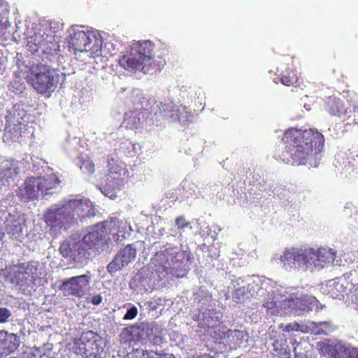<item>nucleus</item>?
<instances>
[{
  "instance_id": "obj_1",
  "label": "nucleus",
  "mask_w": 358,
  "mask_h": 358,
  "mask_svg": "<svg viewBox=\"0 0 358 358\" xmlns=\"http://www.w3.org/2000/svg\"><path fill=\"white\" fill-rule=\"evenodd\" d=\"M282 141L285 144L286 152L298 166L306 165L312 159L320 160L322 157L324 136L316 129L290 127L284 132Z\"/></svg>"
},
{
  "instance_id": "obj_2",
  "label": "nucleus",
  "mask_w": 358,
  "mask_h": 358,
  "mask_svg": "<svg viewBox=\"0 0 358 358\" xmlns=\"http://www.w3.org/2000/svg\"><path fill=\"white\" fill-rule=\"evenodd\" d=\"M56 72L50 66L38 63L33 64L27 75L28 83L39 94L51 91L56 83Z\"/></svg>"
},
{
  "instance_id": "obj_3",
  "label": "nucleus",
  "mask_w": 358,
  "mask_h": 358,
  "mask_svg": "<svg viewBox=\"0 0 358 358\" xmlns=\"http://www.w3.org/2000/svg\"><path fill=\"white\" fill-rule=\"evenodd\" d=\"M101 336L89 330L83 331L79 338H75L72 347L73 352L84 358H95L99 355L103 348Z\"/></svg>"
},
{
  "instance_id": "obj_4",
  "label": "nucleus",
  "mask_w": 358,
  "mask_h": 358,
  "mask_svg": "<svg viewBox=\"0 0 358 358\" xmlns=\"http://www.w3.org/2000/svg\"><path fill=\"white\" fill-rule=\"evenodd\" d=\"M69 44L75 51L90 52L93 57L101 55L102 40L91 31H74L70 36Z\"/></svg>"
},
{
  "instance_id": "obj_5",
  "label": "nucleus",
  "mask_w": 358,
  "mask_h": 358,
  "mask_svg": "<svg viewBox=\"0 0 358 358\" xmlns=\"http://www.w3.org/2000/svg\"><path fill=\"white\" fill-rule=\"evenodd\" d=\"M44 221L55 233L66 230L73 224L72 215L68 213L64 205L59 208L49 209L44 213Z\"/></svg>"
},
{
  "instance_id": "obj_6",
  "label": "nucleus",
  "mask_w": 358,
  "mask_h": 358,
  "mask_svg": "<svg viewBox=\"0 0 358 358\" xmlns=\"http://www.w3.org/2000/svg\"><path fill=\"white\" fill-rule=\"evenodd\" d=\"M90 275H80L64 280L59 286V290L66 296L82 298L90 289Z\"/></svg>"
},
{
  "instance_id": "obj_7",
  "label": "nucleus",
  "mask_w": 358,
  "mask_h": 358,
  "mask_svg": "<svg viewBox=\"0 0 358 358\" xmlns=\"http://www.w3.org/2000/svg\"><path fill=\"white\" fill-rule=\"evenodd\" d=\"M37 270V266L34 262H27L10 265L1 271L10 278L12 283L22 285L27 282L29 277L36 275Z\"/></svg>"
},
{
  "instance_id": "obj_8",
  "label": "nucleus",
  "mask_w": 358,
  "mask_h": 358,
  "mask_svg": "<svg viewBox=\"0 0 358 358\" xmlns=\"http://www.w3.org/2000/svg\"><path fill=\"white\" fill-rule=\"evenodd\" d=\"M314 256L312 248H286L280 260L285 269L292 268L297 265L299 267L310 262Z\"/></svg>"
},
{
  "instance_id": "obj_9",
  "label": "nucleus",
  "mask_w": 358,
  "mask_h": 358,
  "mask_svg": "<svg viewBox=\"0 0 358 358\" xmlns=\"http://www.w3.org/2000/svg\"><path fill=\"white\" fill-rule=\"evenodd\" d=\"M108 231L103 223L99 222L91 227L83 238L84 243L92 249L98 250L107 244Z\"/></svg>"
},
{
  "instance_id": "obj_10",
  "label": "nucleus",
  "mask_w": 358,
  "mask_h": 358,
  "mask_svg": "<svg viewBox=\"0 0 358 358\" xmlns=\"http://www.w3.org/2000/svg\"><path fill=\"white\" fill-rule=\"evenodd\" d=\"M136 256V250L131 244L127 245L115 256L114 259L107 266V271L113 274L122 269Z\"/></svg>"
},
{
  "instance_id": "obj_11",
  "label": "nucleus",
  "mask_w": 358,
  "mask_h": 358,
  "mask_svg": "<svg viewBox=\"0 0 358 358\" xmlns=\"http://www.w3.org/2000/svg\"><path fill=\"white\" fill-rule=\"evenodd\" d=\"M320 350L323 354L334 358H358V348L347 346L341 343H323Z\"/></svg>"
},
{
  "instance_id": "obj_12",
  "label": "nucleus",
  "mask_w": 358,
  "mask_h": 358,
  "mask_svg": "<svg viewBox=\"0 0 358 358\" xmlns=\"http://www.w3.org/2000/svg\"><path fill=\"white\" fill-rule=\"evenodd\" d=\"M108 171L106 176L108 185L113 187H117L124 180L127 173L126 169L114 159L108 161Z\"/></svg>"
},
{
  "instance_id": "obj_13",
  "label": "nucleus",
  "mask_w": 358,
  "mask_h": 358,
  "mask_svg": "<svg viewBox=\"0 0 358 358\" xmlns=\"http://www.w3.org/2000/svg\"><path fill=\"white\" fill-rule=\"evenodd\" d=\"M154 45L150 41H138L133 43L131 50L150 69L152 63V52Z\"/></svg>"
},
{
  "instance_id": "obj_14",
  "label": "nucleus",
  "mask_w": 358,
  "mask_h": 358,
  "mask_svg": "<svg viewBox=\"0 0 358 358\" xmlns=\"http://www.w3.org/2000/svg\"><path fill=\"white\" fill-rule=\"evenodd\" d=\"M152 330L149 324L142 323L141 325H132L129 327L123 329L120 334V341L124 343H131L136 340L134 336H139L143 338V335H141L142 331H146L145 336H150V331Z\"/></svg>"
},
{
  "instance_id": "obj_15",
  "label": "nucleus",
  "mask_w": 358,
  "mask_h": 358,
  "mask_svg": "<svg viewBox=\"0 0 358 358\" xmlns=\"http://www.w3.org/2000/svg\"><path fill=\"white\" fill-rule=\"evenodd\" d=\"M137 56L138 55L131 50L129 54L124 55L119 59L120 66L128 71L140 70L145 73L148 72L150 69Z\"/></svg>"
},
{
  "instance_id": "obj_16",
  "label": "nucleus",
  "mask_w": 358,
  "mask_h": 358,
  "mask_svg": "<svg viewBox=\"0 0 358 358\" xmlns=\"http://www.w3.org/2000/svg\"><path fill=\"white\" fill-rule=\"evenodd\" d=\"M278 71L280 83L285 86L299 87L302 83V79L298 76L294 68L285 67L282 65L280 69H278Z\"/></svg>"
},
{
  "instance_id": "obj_17",
  "label": "nucleus",
  "mask_w": 358,
  "mask_h": 358,
  "mask_svg": "<svg viewBox=\"0 0 358 358\" xmlns=\"http://www.w3.org/2000/svg\"><path fill=\"white\" fill-rule=\"evenodd\" d=\"M70 215H72V223L77 221L78 218L82 219L87 216L86 210L89 206L82 200L72 199L64 204Z\"/></svg>"
},
{
  "instance_id": "obj_18",
  "label": "nucleus",
  "mask_w": 358,
  "mask_h": 358,
  "mask_svg": "<svg viewBox=\"0 0 358 358\" xmlns=\"http://www.w3.org/2000/svg\"><path fill=\"white\" fill-rule=\"evenodd\" d=\"M21 197L27 200H33L38 197L39 189L36 177L31 176L27 178L24 182L23 187L20 189Z\"/></svg>"
},
{
  "instance_id": "obj_19",
  "label": "nucleus",
  "mask_w": 358,
  "mask_h": 358,
  "mask_svg": "<svg viewBox=\"0 0 358 358\" xmlns=\"http://www.w3.org/2000/svg\"><path fill=\"white\" fill-rule=\"evenodd\" d=\"M19 346L18 338L13 334L0 331V353H10Z\"/></svg>"
},
{
  "instance_id": "obj_20",
  "label": "nucleus",
  "mask_w": 358,
  "mask_h": 358,
  "mask_svg": "<svg viewBox=\"0 0 358 358\" xmlns=\"http://www.w3.org/2000/svg\"><path fill=\"white\" fill-rule=\"evenodd\" d=\"M326 110L332 115L341 117L345 115L347 108L343 101L336 97H330L326 103Z\"/></svg>"
},
{
  "instance_id": "obj_21",
  "label": "nucleus",
  "mask_w": 358,
  "mask_h": 358,
  "mask_svg": "<svg viewBox=\"0 0 358 358\" xmlns=\"http://www.w3.org/2000/svg\"><path fill=\"white\" fill-rule=\"evenodd\" d=\"M140 124L141 112L138 110H134L125 113L121 126L127 129L133 130L138 128Z\"/></svg>"
},
{
  "instance_id": "obj_22",
  "label": "nucleus",
  "mask_w": 358,
  "mask_h": 358,
  "mask_svg": "<svg viewBox=\"0 0 358 358\" xmlns=\"http://www.w3.org/2000/svg\"><path fill=\"white\" fill-rule=\"evenodd\" d=\"M38 189L42 194L55 187L59 182L57 177L52 174L43 177H36Z\"/></svg>"
},
{
  "instance_id": "obj_23",
  "label": "nucleus",
  "mask_w": 358,
  "mask_h": 358,
  "mask_svg": "<svg viewBox=\"0 0 358 358\" xmlns=\"http://www.w3.org/2000/svg\"><path fill=\"white\" fill-rule=\"evenodd\" d=\"M6 229L8 234H11L15 239H19L24 236V226L19 221L10 217L6 220Z\"/></svg>"
},
{
  "instance_id": "obj_24",
  "label": "nucleus",
  "mask_w": 358,
  "mask_h": 358,
  "mask_svg": "<svg viewBox=\"0 0 358 358\" xmlns=\"http://www.w3.org/2000/svg\"><path fill=\"white\" fill-rule=\"evenodd\" d=\"M313 252L314 253V256L312 257L310 261L314 262L315 261L327 262H330L334 259V254L332 252L331 249L320 248H318L316 251L313 249Z\"/></svg>"
},
{
  "instance_id": "obj_25",
  "label": "nucleus",
  "mask_w": 358,
  "mask_h": 358,
  "mask_svg": "<svg viewBox=\"0 0 358 358\" xmlns=\"http://www.w3.org/2000/svg\"><path fill=\"white\" fill-rule=\"evenodd\" d=\"M74 251L76 252V255H77L74 257V262L83 261V259L86 258V255L89 254V250H92L86 243H84L83 238L81 241H74Z\"/></svg>"
},
{
  "instance_id": "obj_26",
  "label": "nucleus",
  "mask_w": 358,
  "mask_h": 358,
  "mask_svg": "<svg viewBox=\"0 0 358 358\" xmlns=\"http://www.w3.org/2000/svg\"><path fill=\"white\" fill-rule=\"evenodd\" d=\"M59 250L61 255L65 258H69L74 261V257L76 255L75 250L74 241H64L59 246Z\"/></svg>"
},
{
  "instance_id": "obj_27",
  "label": "nucleus",
  "mask_w": 358,
  "mask_h": 358,
  "mask_svg": "<svg viewBox=\"0 0 358 358\" xmlns=\"http://www.w3.org/2000/svg\"><path fill=\"white\" fill-rule=\"evenodd\" d=\"M21 137V131L18 125L13 127H6L3 134V140L7 142H15Z\"/></svg>"
},
{
  "instance_id": "obj_28",
  "label": "nucleus",
  "mask_w": 358,
  "mask_h": 358,
  "mask_svg": "<svg viewBox=\"0 0 358 358\" xmlns=\"http://www.w3.org/2000/svg\"><path fill=\"white\" fill-rule=\"evenodd\" d=\"M80 169L83 172L92 174L94 172L95 168L94 164L92 160L90 159H85L82 160V164L80 166Z\"/></svg>"
},
{
  "instance_id": "obj_29",
  "label": "nucleus",
  "mask_w": 358,
  "mask_h": 358,
  "mask_svg": "<svg viewBox=\"0 0 358 358\" xmlns=\"http://www.w3.org/2000/svg\"><path fill=\"white\" fill-rule=\"evenodd\" d=\"M280 329H282V331L284 332H292V331H301V329H300V325L298 322H292V323H289L287 324H281L280 326H279Z\"/></svg>"
},
{
  "instance_id": "obj_30",
  "label": "nucleus",
  "mask_w": 358,
  "mask_h": 358,
  "mask_svg": "<svg viewBox=\"0 0 358 358\" xmlns=\"http://www.w3.org/2000/svg\"><path fill=\"white\" fill-rule=\"evenodd\" d=\"M182 259H183V254L180 252H176V254L171 258V262L174 268H182L185 266L184 262L182 261Z\"/></svg>"
},
{
  "instance_id": "obj_31",
  "label": "nucleus",
  "mask_w": 358,
  "mask_h": 358,
  "mask_svg": "<svg viewBox=\"0 0 358 358\" xmlns=\"http://www.w3.org/2000/svg\"><path fill=\"white\" fill-rule=\"evenodd\" d=\"M11 316V312L7 308H0V323H6Z\"/></svg>"
},
{
  "instance_id": "obj_32",
  "label": "nucleus",
  "mask_w": 358,
  "mask_h": 358,
  "mask_svg": "<svg viewBox=\"0 0 358 358\" xmlns=\"http://www.w3.org/2000/svg\"><path fill=\"white\" fill-rule=\"evenodd\" d=\"M144 358H175L171 355L158 354L153 351H147L146 353H143Z\"/></svg>"
},
{
  "instance_id": "obj_33",
  "label": "nucleus",
  "mask_w": 358,
  "mask_h": 358,
  "mask_svg": "<svg viewBox=\"0 0 358 358\" xmlns=\"http://www.w3.org/2000/svg\"><path fill=\"white\" fill-rule=\"evenodd\" d=\"M175 222L178 229H184L189 225V222L186 221V219L183 215L176 217Z\"/></svg>"
},
{
  "instance_id": "obj_34",
  "label": "nucleus",
  "mask_w": 358,
  "mask_h": 358,
  "mask_svg": "<svg viewBox=\"0 0 358 358\" xmlns=\"http://www.w3.org/2000/svg\"><path fill=\"white\" fill-rule=\"evenodd\" d=\"M245 287H242L236 289L235 294L234 295V298L237 300V301H243L245 299Z\"/></svg>"
},
{
  "instance_id": "obj_35",
  "label": "nucleus",
  "mask_w": 358,
  "mask_h": 358,
  "mask_svg": "<svg viewBox=\"0 0 358 358\" xmlns=\"http://www.w3.org/2000/svg\"><path fill=\"white\" fill-rule=\"evenodd\" d=\"M138 314V309L136 306H132L129 309L127 310V313H125L124 316V320H133L136 317Z\"/></svg>"
},
{
  "instance_id": "obj_36",
  "label": "nucleus",
  "mask_w": 358,
  "mask_h": 358,
  "mask_svg": "<svg viewBox=\"0 0 358 358\" xmlns=\"http://www.w3.org/2000/svg\"><path fill=\"white\" fill-rule=\"evenodd\" d=\"M289 155H288L287 154H285L284 152H281L280 150L278 151H276L274 154V158L278 160V161H280V162H285V163H288L289 159Z\"/></svg>"
},
{
  "instance_id": "obj_37",
  "label": "nucleus",
  "mask_w": 358,
  "mask_h": 358,
  "mask_svg": "<svg viewBox=\"0 0 358 358\" xmlns=\"http://www.w3.org/2000/svg\"><path fill=\"white\" fill-rule=\"evenodd\" d=\"M102 296L100 295V294H96V295H94L92 297L91 299V303L93 304V305H99L101 303L102 301Z\"/></svg>"
},
{
  "instance_id": "obj_38",
  "label": "nucleus",
  "mask_w": 358,
  "mask_h": 358,
  "mask_svg": "<svg viewBox=\"0 0 358 358\" xmlns=\"http://www.w3.org/2000/svg\"><path fill=\"white\" fill-rule=\"evenodd\" d=\"M294 345H294V355H295L296 357H299V356H300V355H301L300 352H299L297 351V347L299 345V343H298V342L295 341V342L294 343Z\"/></svg>"
},
{
  "instance_id": "obj_39",
  "label": "nucleus",
  "mask_w": 358,
  "mask_h": 358,
  "mask_svg": "<svg viewBox=\"0 0 358 358\" xmlns=\"http://www.w3.org/2000/svg\"><path fill=\"white\" fill-rule=\"evenodd\" d=\"M194 358H215L213 356L209 355V354H203L199 356H197L196 357Z\"/></svg>"
},
{
  "instance_id": "obj_40",
  "label": "nucleus",
  "mask_w": 358,
  "mask_h": 358,
  "mask_svg": "<svg viewBox=\"0 0 358 358\" xmlns=\"http://www.w3.org/2000/svg\"><path fill=\"white\" fill-rule=\"evenodd\" d=\"M263 306L266 308H273V303L272 302H267L263 304Z\"/></svg>"
},
{
  "instance_id": "obj_41",
  "label": "nucleus",
  "mask_w": 358,
  "mask_h": 358,
  "mask_svg": "<svg viewBox=\"0 0 358 358\" xmlns=\"http://www.w3.org/2000/svg\"><path fill=\"white\" fill-rule=\"evenodd\" d=\"M0 9H1L0 15H3V13H6V11H7L6 6H3V4H1L0 6Z\"/></svg>"
},
{
  "instance_id": "obj_42",
  "label": "nucleus",
  "mask_w": 358,
  "mask_h": 358,
  "mask_svg": "<svg viewBox=\"0 0 358 358\" xmlns=\"http://www.w3.org/2000/svg\"><path fill=\"white\" fill-rule=\"evenodd\" d=\"M4 34V27L2 23H0V37Z\"/></svg>"
},
{
  "instance_id": "obj_43",
  "label": "nucleus",
  "mask_w": 358,
  "mask_h": 358,
  "mask_svg": "<svg viewBox=\"0 0 358 358\" xmlns=\"http://www.w3.org/2000/svg\"><path fill=\"white\" fill-rule=\"evenodd\" d=\"M165 255H165V252H157V253H156V255H155V256H156L157 257H160V258H162V257H165Z\"/></svg>"
},
{
  "instance_id": "obj_44",
  "label": "nucleus",
  "mask_w": 358,
  "mask_h": 358,
  "mask_svg": "<svg viewBox=\"0 0 358 358\" xmlns=\"http://www.w3.org/2000/svg\"><path fill=\"white\" fill-rule=\"evenodd\" d=\"M278 343H279V342L278 341H275L273 342V348H274L275 351H276V352H278L279 350L278 348Z\"/></svg>"
},
{
  "instance_id": "obj_45",
  "label": "nucleus",
  "mask_w": 358,
  "mask_h": 358,
  "mask_svg": "<svg viewBox=\"0 0 358 358\" xmlns=\"http://www.w3.org/2000/svg\"><path fill=\"white\" fill-rule=\"evenodd\" d=\"M234 333L236 334H243V331H239V330H234Z\"/></svg>"
},
{
  "instance_id": "obj_46",
  "label": "nucleus",
  "mask_w": 358,
  "mask_h": 358,
  "mask_svg": "<svg viewBox=\"0 0 358 358\" xmlns=\"http://www.w3.org/2000/svg\"><path fill=\"white\" fill-rule=\"evenodd\" d=\"M327 324L326 322H318L319 325H322V324Z\"/></svg>"
},
{
  "instance_id": "obj_47",
  "label": "nucleus",
  "mask_w": 358,
  "mask_h": 358,
  "mask_svg": "<svg viewBox=\"0 0 358 358\" xmlns=\"http://www.w3.org/2000/svg\"><path fill=\"white\" fill-rule=\"evenodd\" d=\"M143 331H142V332H141V335H143ZM139 338H140V339H141V338L138 336V338H137V340H139ZM142 339H144V338L143 337V338H142Z\"/></svg>"
},
{
  "instance_id": "obj_48",
  "label": "nucleus",
  "mask_w": 358,
  "mask_h": 358,
  "mask_svg": "<svg viewBox=\"0 0 358 358\" xmlns=\"http://www.w3.org/2000/svg\"><path fill=\"white\" fill-rule=\"evenodd\" d=\"M14 171L16 174L18 173V171H16V169H14Z\"/></svg>"
},
{
  "instance_id": "obj_49",
  "label": "nucleus",
  "mask_w": 358,
  "mask_h": 358,
  "mask_svg": "<svg viewBox=\"0 0 358 358\" xmlns=\"http://www.w3.org/2000/svg\"><path fill=\"white\" fill-rule=\"evenodd\" d=\"M9 358H15V357H9Z\"/></svg>"
}]
</instances>
